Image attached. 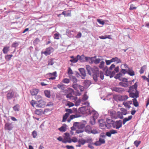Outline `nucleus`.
I'll return each instance as SVG.
<instances>
[{"label":"nucleus","instance_id":"nucleus-1","mask_svg":"<svg viewBox=\"0 0 149 149\" xmlns=\"http://www.w3.org/2000/svg\"><path fill=\"white\" fill-rule=\"evenodd\" d=\"M86 68L88 73L90 75H91L92 73H93V78L95 81H97V78L98 77H100L102 80L104 79L103 73L101 71H100L97 68L92 69L89 65H86Z\"/></svg>","mask_w":149,"mask_h":149},{"label":"nucleus","instance_id":"nucleus-2","mask_svg":"<svg viewBox=\"0 0 149 149\" xmlns=\"http://www.w3.org/2000/svg\"><path fill=\"white\" fill-rule=\"evenodd\" d=\"M107 121L109 125V127H111V124H112L114 128L118 129L121 127L122 125V122L121 120L114 122L111 120L108 119L107 120Z\"/></svg>","mask_w":149,"mask_h":149},{"label":"nucleus","instance_id":"nucleus-3","mask_svg":"<svg viewBox=\"0 0 149 149\" xmlns=\"http://www.w3.org/2000/svg\"><path fill=\"white\" fill-rule=\"evenodd\" d=\"M62 142L64 143H66L67 142L69 143H71V140L69 133H66L65 134L64 139L62 141Z\"/></svg>","mask_w":149,"mask_h":149},{"label":"nucleus","instance_id":"nucleus-4","mask_svg":"<svg viewBox=\"0 0 149 149\" xmlns=\"http://www.w3.org/2000/svg\"><path fill=\"white\" fill-rule=\"evenodd\" d=\"M54 51L53 48L49 47L46 48V50L44 52H42L41 54H44L46 56L49 55L50 54Z\"/></svg>","mask_w":149,"mask_h":149},{"label":"nucleus","instance_id":"nucleus-5","mask_svg":"<svg viewBox=\"0 0 149 149\" xmlns=\"http://www.w3.org/2000/svg\"><path fill=\"white\" fill-rule=\"evenodd\" d=\"M134 92H135V93H134V91L129 92L130 93L129 95L130 97L136 99V98L139 97V92L138 91H135Z\"/></svg>","mask_w":149,"mask_h":149},{"label":"nucleus","instance_id":"nucleus-6","mask_svg":"<svg viewBox=\"0 0 149 149\" xmlns=\"http://www.w3.org/2000/svg\"><path fill=\"white\" fill-rule=\"evenodd\" d=\"M49 77V80H54L55 79L57 76L56 75V72H54L52 73H49L48 74Z\"/></svg>","mask_w":149,"mask_h":149},{"label":"nucleus","instance_id":"nucleus-7","mask_svg":"<svg viewBox=\"0 0 149 149\" xmlns=\"http://www.w3.org/2000/svg\"><path fill=\"white\" fill-rule=\"evenodd\" d=\"M100 123V126L101 127H107V128H109V125L107 123V124H106L105 122H104L103 120H100L99 121Z\"/></svg>","mask_w":149,"mask_h":149},{"label":"nucleus","instance_id":"nucleus-8","mask_svg":"<svg viewBox=\"0 0 149 149\" xmlns=\"http://www.w3.org/2000/svg\"><path fill=\"white\" fill-rule=\"evenodd\" d=\"M45 105V102L42 100H40L36 105L37 107H43Z\"/></svg>","mask_w":149,"mask_h":149},{"label":"nucleus","instance_id":"nucleus-9","mask_svg":"<svg viewBox=\"0 0 149 149\" xmlns=\"http://www.w3.org/2000/svg\"><path fill=\"white\" fill-rule=\"evenodd\" d=\"M137 88V85L136 83H135L134 85L130 87L129 90L128 91V92H130L134 91V92L135 91H136Z\"/></svg>","mask_w":149,"mask_h":149},{"label":"nucleus","instance_id":"nucleus-10","mask_svg":"<svg viewBox=\"0 0 149 149\" xmlns=\"http://www.w3.org/2000/svg\"><path fill=\"white\" fill-rule=\"evenodd\" d=\"M117 133L116 130H110L109 132H106V135L108 137H110L111 136L112 134H114Z\"/></svg>","mask_w":149,"mask_h":149},{"label":"nucleus","instance_id":"nucleus-11","mask_svg":"<svg viewBox=\"0 0 149 149\" xmlns=\"http://www.w3.org/2000/svg\"><path fill=\"white\" fill-rule=\"evenodd\" d=\"M14 92L13 91H9L7 95V98L8 100L12 99L14 96Z\"/></svg>","mask_w":149,"mask_h":149},{"label":"nucleus","instance_id":"nucleus-12","mask_svg":"<svg viewBox=\"0 0 149 149\" xmlns=\"http://www.w3.org/2000/svg\"><path fill=\"white\" fill-rule=\"evenodd\" d=\"M13 126L11 123H6L5 125V128L6 130H10L12 129Z\"/></svg>","mask_w":149,"mask_h":149},{"label":"nucleus","instance_id":"nucleus-13","mask_svg":"<svg viewBox=\"0 0 149 149\" xmlns=\"http://www.w3.org/2000/svg\"><path fill=\"white\" fill-rule=\"evenodd\" d=\"M112 90L118 93L122 92L124 91V90L123 88L116 87H113Z\"/></svg>","mask_w":149,"mask_h":149},{"label":"nucleus","instance_id":"nucleus-14","mask_svg":"<svg viewBox=\"0 0 149 149\" xmlns=\"http://www.w3.org/2000/svg\"><path fill=\"white\" fill-rule=\"evenodd\" d=\"M39 90L36 89H33L31 91V93L32 95H36L39 92Z\"/></svg>","mask_w":149,"mask_h":149},{"label":"nucleus","instance_id":"nucleus-15","mask_svg":"<svg viewBox=\"0 0 149 149\" xmlns=\"http://www.w3.org/2000/svg\"><path fill=\"white\" fill-rule=\"evenodd\" d=\"M112 62H116L117 63H121V61L120 59L119 58L117 57L113 58L111 59Z\"/></svg>","mask_w":149,"mask_h":149},{"label":"nucleus","instance_id":"nucleus-16","mask_svg":"<svg viewBox=\"0 0 149 149\" xmlns=\"http://www.w3.org/2000/svg\"><path fill=\"white\" fill-rule=\"evenodd\" d=\"M132 118V116L131 115L129 116L127 118H125L123 119V124L124 125L126 122L131 120Z\"/></svg>","mask_w":149,"mask_h":149},{"label":"nucleus","instance_id":"nucleus-17","mask_svg":"<svg viewBox=\"0 0 149 149\" xmlns=\"http://www.w3.org/2000/svg\"><path fill=\"white\" fill-rule=\"evenodd\" d=\"M93 114V118L95 121V120L98 117L99 115L98 113L96 111H94L92 113Z\"/></svg>","mask_w":149,"mask_h":149},{"label":"nucleus","instance_id":"nucleus-18","mask_svg":"<svg viewBox=\"0 0 149 149\" xmlns=\"http://www.w3.org/2000/svg\"><path fill=\"white\" fill-rule=\"evenodd\" d=\"M66 125L65 124L64 125H63L61 127L59 128L58 129L61 132H65L66 131Z\"/></svg>","mask_w":149,"mask_h":149},{"label":"nucleus","instance_id":"nucleus-19","mask_svg":"<svg viewBox=\"0 0 149 149\" xmlns=\"http://www.w3.org/2000/svg\"><path fill=\"white\" fill-rule=\"evenodd\" d=\"M91 126L88 125H87L85 128V131L88 133H91Z\"/></svg>","mask_w":149,"mask_h":149},{"label":"nucleus","instance_id":"nucleus-20","mask_svg":"<svg viewBox=\"0 0 149 149\" xmlns=\"http://www.w3.org/2000/svg\"><path fill=\"white\" fill-rule=\"evenodd\" d=\"M132 101L133 104L135 107H137L139 106V104L136 98H133L132 99Z\"/></svg>","mask_w":149,"mask_h":149},{"label":"nucleus","instance_id":"nucleus-21","mask_svg":"<svg viewBox=\"0 0 149 149\" xmlns=\"http://www.w3.org/2000/svg\"><path fill=\"white\" fill-rule=\"evenodd\" d=\"M9 48L10 47L8 46L5 47L3 49V53L5 54H7L9 50Z\"/></svg>","mask_w":149,"mask_h":149},{"label":"nucleus","instance_id":"nucleus-22","mask_svg":"<svg viewBox=\"0 0 149 149\" xmlns=\"http://www.w3.org/2000/svg\"><path fill=\"white\" fill-rule=\"evenodd\" d=\"M20 106L18 104H17L13 107V109L15 111H18L19 110Z\"/></svg>","mask_w":149,"mask_h":149},{"label":"nucleus","instance_id":"nucleus-23","mask_svg":"<svg viewBox=\"0 0 149 149\" xmlns=\"http://www.w3.org/2000/svg\"><path fill=\"white\" fill-rule=\"evenodd\" d=\"M86 121H83V123L80 124L78 125L79 127V128L82 129L84 127L85 125L86 124Z\"/></svg>","mask_w":149,"mask_h":149},{"label":"nucleus","instance_id":"nucleus-24","mask_svg":"<svg viewBox=\"0 0 149 149\" xmlns=\"http://www.w3.org/2000/svg\"><path fill=\"white\" fill-rule=\"evenodd\" d=\"M127 73L131 76H133L135 75L134 72L132 70H131L129 68L128 69Z\"/></svg>","mask_w":149,"mask_h":149},{"label":"nucleus","instance_id":"nucleus-25","mask_svg":"<svg viewBox=\"0 0 149 149\" xmlns=\"http://www.w3.org/2000/svg\"><path fill=\"white\" fill-rule=\"evenodd\" d=\"M69 116V115L68 113H65V114L63 116L62 122H65Z\"/></svg>","mask_w":149,"mask_h":149},{"label":"nucleus","instance_id":"nucleus-26","mask_svg":"<svg viewBox=\"0 0 149 149\" xmlns=\"http://www.w3.org/2000/svg\"><path fill=\"white\" fill-rule=\"evenodd\" d=\"M79 70L81 74L83 77H85L86 76V73L84 69L82 68H80L79 69Z\"/></svg>","mask_w":149,"mask_h":149},{"label":"nucleus","instance_id":"nucleus-27","mask_svg":"<svg viewBox=\"0 0 149 149\" xmlns=\"http://www.w3.org/2000/svg\"><path fill=\"white\" fill-rule=\"evenodd\" d=\"M73 74V71L70 68H69L68 70V74L69 75V77H70V76H72Z\"/></svg>","mask_w":149,"mask_h":149},{"label":"nucleus","instance_id":"nucleus-28","mask_svg":"<svg viewBox=\"0 0 149 149\" xmlns=\"http://www.w3.org/2000/svg\"><path fill=\"white\" fill-rule=\"evenodd\" d=\"M110 70H107L106 72V75L107 76H110V77L111 78L113 77V76L111 75V71H110Z\"/></svg>","mask_w":149,"mask_h":149},{"label":"nucleus","instance_id":"nucleus-29","mask_svg":"<svg viewBox=\"0 0 149 149\" xmlns=\"http://www.w3.org/2000/svg\"><path fill=\"white\" fill-rule=\"evenodd\" d=\"M53 61L54 59L52 58H51L49 59L48 61V64L47 65L49 66L53 65L54 63Z\"/></svg>","mask_w":149,"mask_h":149},{"label":"nucleus","instance_id":"nucleus-30","mask_svg":"<svg viewBox=\"0 0 149 149\" xmlns=\"http://www.w3.org/2000/svg\"><path fill=\"white\" fill-rule=\"evenodd\" d=\"M69 78L74 83H76L77 81V79L75 77L70 76Z\"/></svg>","mask_w":149,"mask_h":149},{"label":"nucleus","instance_id":"nucleus-31","mask_svg":"<svg viewBox=\"0 0 149 149\" xmlns=\"http://www.w3.org/2000/svg\"><path fill=\"white\" fill-rule=\"evenodd\" d=\"M120 110L121 111V112L123 115H126L127 114V110L123 108H121Z\"/></svg>","mask_w":149,"mask_h":149},{"label":"nucleus","instance_id":"nucleus-32","mask_svg":"<svg viewBox=\"0 0 149 149\" xmlns=\"http://www.w3.org/2000/svg\"><path fill=\"white\" fill-rule=\"evenodd\" d=\"M35 113L38 115H41L42 113V111L41 109H36L35 111Z\"/></svg>","mask_w":149,"mask_h":149},{"label":"nucleus","instance_id":"nucleus-33","mask_svg":"<svg viewBox=\"0 0 149 149\" xmlns=\"http://www.w3.org/2000/svg\"><path fill=\"white\" fill-rule=\"evenodd\" d=\"M78 142L79 144H80L81 145H84L86 142V141L82 139H79Z\"/></svg>","mask_w":149,"mask_h":149},{"label":"nucleus","instance_id":"nucleus-34","mask_svg":"<svg viewBox=\"0 0 149 149\" xmlns=\"http://www.w3.org/2000/svg\"><path fill=\"white\" fill-rule=\"evenodd\" d=\"M44 93L45 95L47 97H50L51 95H50V91L46 90L44 91Z\"/></svg>","mask_w":149,"mask_h":149},{"label":"nucleus","instance_id":"nucleus-35","mask_svg":"<svg viewBox=\"0 0 149 149\" xmlns=\"http://www.w3.org/2000/svg\"><path fill=\"white\" fill-rule=\"evenodd\" d=\"M13 56L12 55H7L5 56V58L6 60L9 61Z\"/></svg>","mask_w":149,"mask_h":149},{"label":"nucleus","instance_id":"nucleus-36","mask_svg":"<svg viewBox=\"0 0 149 149\" xmlns=\"http://www.w3.org/2000/svg\"><path fill=\"white\" fill-rule=\"evenodd\" d=\"M40 41V39L39 38H36L33 41V44L34 45H36L38 44Z\"/></svg>","mask_w":149,"mask_h":149},{"label":"nucleus","instance_id":"nucleus-37","mask_svg":"<svg viewBox=\"0 0 149 149\" xmlns=\"http://www.w3.org/2000/svg\"><path fill=\"white\" fill-rule=\"evenodd\" d=\"M146 68V66L145 65H143L139 71V72L140 74H141L144 72Z\"/></svg>","mask_w":149,"mask_h":149},{"label":"nucleus","instance_id":"nucleus-38","mask_svg":"<svg viewBox=\"0 0 149 149\" xmlns=\"http://www.w3.org/2000/svg\"><path fill=\"white\" fill-rule=\"evenodd\" d=\"M77 57L78 60H79L80 61H82L84 59V56L83 55H82L81 56H80L79 55H78L77 56Z\"/></svg>","mask_w":149,"mask_h":149},{"label":"nucleus","instance_id":"nucleus-39","mask_svg":"<svg viewBox=\"0 0 149 149\" xmlns=\"http://www.w3.org/2000/svg\"><path fill=\"white\" fill-rule=\"evenodd\" d=\"M121 69H128L129 67L126 64H122L121 65Z\"/></svg>","mask_w":149,"mask_h":149},{"label":"nucleus","instance_id":"nucleus-40","mask_svg":"<svg viewBox=\"0 0 149 149\" xmlns=\"http://www.w3.org/2000/svg\"><path fill=\"white\" fill-rule=\"evenodd\" d=\"M78 117V116H77L76 115H72L70 116V119L68 120V122H69L71 120H72V119L74 118H77Z\"/></svg>","mask_w":149,"mask_h":149},{"label":"nucleus","instance_id":"nucleus-41","mask_svg":"<svg viewBox=\"0 0 149 149\" xmlns=\"http://www.w3.org/2000/svg\"><path fill=\"white\" fill-rule=\"evenodd\" d=\"M57 87L58 88L62 90H64L65 88L64 85L63 84H58Z\"/></svg>","mask_w":149,"mask_h":149},{"label":"nucleus","instance_id":"nucleus-42","mask_svg":"<svg viewBox=\"0 0 149 149\" xmlns=\"http://www.w3.org/2000/svg\"><path fill=\"white\" fill-rule=\"evenodd\" d=\"M117 115L118 117L121 119H122L123 118V114H122L121 112L120 111H118L117 112Z\"/></svg>","mask_w":149,"mask_h":149},{"label":"nucleus","instance_id":"nucleus-43","mask_svg":"<svg viewBox=\"0 0 149 149\" xmlns=\"http://www.w3.org/2000/svg\"><path fill=\"white\" fill-rule=\"evenodd\" d=\"M141 143V141L136 140L134 141V144L136 147H138L139 145Z\"/></svg>","mask_w":149,"mask_h":149},{"label":"nucleus","instance_id":"nucleus-44","mask_svg":"<svg viewBox=\"0 0 149 149\" xmlns=\"http://www.w3.org/2000/svg\"><path fill=\"white\" fill-rule=\"evenodd\" d=\"M119 85L124 87H127L128 86V84L127 83H124L123 82H120L119 83Z\"/></svg>","mask_w":149,"mask_h":149},{"label":"nucleus","instance_id":"nucleus-45","mask_svg":"<svg viewBox=\"0 0 149 149\" xmlns=\"http://www.w3.org/2000/svg\"><path fill=\"white\" fill-rule=\"evenodd\" d=\"M79 85L77 84H75L72 85V87L75 90H77L79 88Z\"/></svg>","mask_w":149,"mask_h":149},{"label":"nucleus","instance_id":"nucleus-46","mask_svg":"<svg viewBox=\"0 0 149 149\" xmlns=\"http://www.w3.org/2000/svg\"><path fill=\"white\" fill-rule=\"evenodd\" d=\"M62 82L65 84H68L70 82V80L67 78H65L62 81Z\"/></svg>","mask_w":149,"mask_h":149},{"label":"nucleus","instance_id":"nucleus-47","mask_svg":"<svg viewBox=\"0 0 149 149\" xmlns=\"http://www.w3.org/2000/svg\"><path fill=\"white\" fill-rule=\"evenodd\" d=\"M123 104L124 105L126 108H129L131 107L130 105L128 104L127 102H123Z\"/></svg>","mask_w":149,"mask_h":149},{"label":"nucleus","instance_id":"nucleus-48","mask_svg":"<svg viewBox=\"0 0 149 149\" xmlns=\"http://www.w3.org/2000/svg\"><path fill=\"white\" fill-rule=\"evenodd\" d=\"M78 61V60L77 57L76 58H73L70 60V62L74 63L77 62Z\"/></svg>","mask_w":149,"mask_h":149},{"label":"nucleus","instance_id":"nucleus-49","mask_svg":"<svg viewBox=\"0 0 149 149\" xmlns=\"http://www.w3.org/2000/svg\"><path fill=\"white\" fill-rule=\"evenodd\" d=\"M65 111L67 112L66 113H68L69 115L70 114L72 113H73V111L71 109H66Z\"/></svg>","mask_w":149,"mask_h":149},{"label":"nucleus","instance_id":"nucleus-50","mask_svg":"<svg viewBox=\"0 0 149 149\" xmlns=\"http://www.w3.org/2000/svg\"><path fill=\"white\" fill-rule=\"evenodd\" d=\"M37 135V133L36 131L34 130L33 131L32 133V135L33 136V137L34 138H35L36 137Z\"/></svg>","mask_w":149,"mask_h":149},{"label":"nucleus","instance_id":"nucleus-51","mask_svg":"<svg viewBox=\"0 0 149 149\" xmlns=\"http://www.w3.org/2000/svg\"><path fill=\"white\" fill-rule=\"evenodd\" d=\"M67 106H68L69 107H73L74 105V104L73 103L71 102H68L67 103L66 105Z\"/></svg>","mask_w":149,"mask_h":149},{"label":"nucleus","instance_id":"nucleus-52","mask_svg":"<svg viewBox=\"0 0 149 149\" xmlns=\"http://www.w3.org/2000/svg\"><path fill=\"white\" fill-rule=\"evenodd\" d=\"M54 38L55 39H59V34L58 33H56L54 34Z\"/></svg>","mask_w":149,"mask_h":149},{"label":"nucleus","instance_id":"nucleus-53","mask_svg":"<svg viewBox=\"0 0 149 149\" xmlns=\"http://www.w3.org/2000/svg\"><path fill=\"white\" fill-rule=\"evenodd\" d=\"M121 72L125 74L126 73H127V69H121Z\"/></svg>","mask_w":149,"mask_h":149},{"label":"nucleus","instance_id":"nucleus-54","mask_svg":"<svg viewBox=\"0 0 149 149\" xmlns=\"http://www.w3.org/2000/svg\"><path fill=\"white\" fill-rule=\"evenodd\" d=\"M19 45V43L18 42H15L12 45V47H17Z\"/></svg>","mask_w":149,"mask_h":149},{"label":"nucleus","instance_id":"nucleus-55","mask_svg":"<svg viewBox=\"0 0 149 149\" xmlns=\"http://www.w3.org/2000/svg\"><path fill=\"white\" fill-rule=\"evenodd\" d=\"M86 92H85V93L83 95V100H87L88 98V96L86 94Z\"/></svg>","mask_w":149,"mask_h":149},{"label":"nucleus","instance_id":"nucleus-56","mask_svg":"<svg viewBox=\"0 0 149 149\" xmlns=\"http://www.w3.org/2000/svg\"><path fill=\"white\" fill-rule=\"evenodd\" d=\"M104 65V62L102 61L100 62V64L99 65V67L100 68H103Z\"/></svg>","mask_w":149,"mask_h":149},{"label":"nucleus","instance_id":"nucleus-57","mask_svg":"<svg viewBox=\"0 0 149 149\" xmlns=\"http://www.w3.org/2000/svg\"><path fill=\"white\" fill-rule=\"evenodd\" d=\"M97 21L100 24L102 25H103L104 24V22L103 21L101 20L100 19H97Z\"/></svg>","mask_w":149,"mask_h":149},{"label":"nucleus","instance_id":"nucleus-58","mask_svg":"<svg viewBox=\"0 0 149 149\" xmlns=\"http://www.w3.org/2000/svg\"><path fill=\"white\" fill-rule=\"evenodd\" d=\"M122 100H125L128 98V97L127 95H125L121 96Z\"/></svg>","mask_w":149,"mask_h":149},{"label":"nucleus","instance_id":"nucleus-59","mask_svg":"<svg viewBox=\"0 0 149 149\" xmlns=\"http://www.w3.org/2000/svg\"><path fill=\"white\" fill-rule=\"evenodd\" d=\"M136 7L134 6L133 4H131L130 6V10H131L134 9H136Z\"/></svg>","mask_w":149,"mask_h":149},{"label":"nucleus","instance_id":"nucleus-60","mask_svg":"<svg viewBox=\"0 0 149 149\" xmlns=\"http://www.w3.org/2000/svg\"><path fill=\"white\" fill-rule=\"evenodd\" d=\"M70 99L72 101L74 102L77 100V97H76L73 96H72Z\"/></svg>","mask_w":149,"mask_h":149},{"label":"nucleus","instance_id":"nucleus-61","mask_svg":"<svg viewBox=\"0 0 149 149\" xmlns=\"http://www.w3.org/2000/svg\"><path fill=\"white\" fill-rule=\"evenodd\" d=\"M98 133V132L96 130H92L91 129V133H92L94 134H96Z\"/></svg>","mask_w":149,"mask_h":149},{"label":"nucleus","instance_id":"nucleus-62","mask_svg":"<svg viewBox=\"0 0 149 149\" xmlns=\"http://www.w3.org/2000/svg\"><path fill=\"white\" fill-rule=\"evenodd\" d=\"M99 141L100 143L102 144H104L105 143V141L104 139L102 138H100L99 139Z\"/></svg>","mask_w":149,"mask_h":149},{"label":"nucleus","instance_id":"nucleus-63","mask_svg":"<svg viewBox=\"0 0 149 149\" xmlns=\"http://www.w3.org/2000/svg\"><path fill=\"white\" fill-rule=\"evenodd\" d=\"M101 60L99 58L96 59L94 61V63L95 64H97L100 62Z\"/></svg>","mask_w":149,"mask_h":149},{"label":"nucleus","instance_id":"nucleus-64","mask_svg":"<svg viewBox=\"0 0 149 149\" xmlns=\"http://www.w3.org/2000/svg\"><path fill=\"white\" fill-rule=\"evenodd\" d=\"M72 142L75 143L76 142L78 141V139L77 138L75 137H73L72 139H71Z\"/></svg>","mask_w":149,"mask_h":149}]
</instances>
